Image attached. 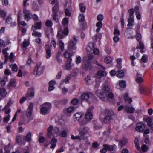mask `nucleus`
<instances>
[{"mask_svg": "<svg viewBox=\"0 0 153 153\" xmlns=\"http://www.w3.org/2000/svg\"><path fill=\"white\" fill-rule=\"evenodd\" d=\"M102 90L103 92L100 90H97L95 92V94L102 101L104 102L107 101L108 97L111 99L113 98L114 94L112 92H110V88L109 85H104Z\"/></svg>", "mask_w": 153, "mask_h": 153, "instance_id": "nucleus-1", "label": "nucleus"}, {"mask_svg": "<svg viewBox=\"0 0 153 153\" xmlns=\"http://www.w3.org/2000/svg\"><path fill=\"white\" fill-rule=\"evenodd\" d=\"M77 42V40L74 36H73V39H71L68 43V50L64 53L67 52V53H70L72 54V56L74 52L73 51L77 49L76 44Z\"/></svg>", "mask_w": 153, "mask_h": 153, "instance_id": "nucleus-2", "label": "nucleus"}, {"mask_svg": "<svg viewBox=\"0 0 153 153\" xmlns=\"http://www.w3.org/2000/svg\"><path fill=\"white\" fill-rule=\"evenodd\" d=\"M88 133V131L87 128L84 127L81 128L79 130V134L80 135L74 136V135L71 136V139L73 140L78 139L81 141L82 139L84 140L85 135Z\"/></svg>", "mask_w": 153, "mask_h": 153, "instance_id": "nucleus-3", "label": "nucleus"}, {"mask_svg": "<svg viewBox=\"0 0 153 153\" xmlns=\"http://www.w3.org/2000/svg\"><path fill=\"white\" fill-rule=\"evenodd\" d=\"M52 105L49 102L44 103L40 106V113L42 115L48 114L51 108Z\"/></svg>", "mask_w": 153, "mask_h": 153, "instance_id": "nucleus-4", "label": "nucleus"}, {"mask_svg": "<svg viewBox=\"0 0 153 153\" xmlns=\"http://www.w3.org/2000/svg\"><path fill=\"white\" fill-rule=\"evenodd\" d=\"M71 55L70 53H67V52L64 53V56L67 59V62L65 67V68L68 70H71L74 65L71 62L72 61Z\"/></svg>", "mask_w": 153, "mask_h": 153, "instance_id": "nucleus-5", "label": "nucleus"}, {"mask_svg": "<svg viewBox=\"0 0 153 153\" xmlns=\"http://www.w3.org/2000/svg\"><path fill=\"white\" fill-rule=\"evenodd\" d=\"M59 10V4L56 2L52 8V16L53 20L57 23L59 22L58 14Z\"/></svg>", "mask_w": 153, "mask_h": 153, "instance_id": "nucleus-6", "label": "nucleus"}, {"mask_svg": "<svg viewBox=\"0 0 153 153\" xmlns=\"http://www.w3.org/2000/svg\"><path fill=\"white\" fill-rule=\"evenodd\" d=\"M42 63L39 62L37 63L36 66L33 71V74L36 76L40 75L44 70V67L41 66Z\"/></svg>", "mask_w": 153, "mask_h": 153, "instance_id": "nucleus-7", "label": "nucleus"}, {"mask_svg": "<svg viewBox=\"0 0 153 153\" xmlns=\"http://www.w3.org/2000/svg\"><path fill=\"white\" fill-rule=\"evenodd\" d=\"M105 115V116L104 119V122L107 123L109 122L110 120L111 119L112 116L114 114V112L111 110L105 109L104 111Z\"/></svg>", "mask_w": 153, "mask_h": 153, "instance_id": "nucleus-8", "label": "nucleus"}, {"mask_svg": "<svg viewBox=\"0 0 153 153\" xmlns=\"http://www.w3.org/2000/svg\"><path fill=\"white\" fill-rule=\"evenodd\" d=\"M24 18L26 21H28L31 19L32 13L30 10L27 9L26 7L23 8Z\"/></svg>", "mask_w": 153, "mask_h": 153, "instance_id": "nucleus-9", "label": "nucleus"}, {"mask_svg": "<svg viewBox=\"0 0 153 153\" xmlns=\"http://www.w3.org/2000/svg\"><path fill=\"white\" fill-rule=\"evenodd\" d=\"M94 108V107L91 106L87 110L85 116V119L87 121H90L92 118L93 115L92 111Z\"/></svg>", "mask_w": 153, "mask_h": 153, "instance_id": "nucleus-10", "label": "nucleus"}, {"mask_svg": "<svg viewBox=\"0 0 153 153\" xmlns=\"http://www.w3.org/2000/svg\"><path fill=\"white\" fill-rule=\"evenodd\" d=\"M145 127V124L143 122H139L136 124L135 130L139 132H142L143 131Z\"/></svg>", "mask_w": 153, "mask_h": 153, "instance_id": "nucleus-11", "label": "nucleus"}, {"mask_svg": "<svg viewBox=\"0 0 153 153\" xmlns=\"http://www.w3.org/2000/svg\"><path fill=\"white\" fill-rule=\"evenodd\" d=\"M139 90L140 93L145 95H149L151 92L150 88L147 87H140L139 88Z\"/></svg>", "mask_w": 153, "mask_h": 153, "instance_id": "nucleus-12", "label": "nucleus"}, {"mask_svg": "<svg viewBox=\"0 0 153 153\" xmlns=\"http://www.w3.org/2000/svg\"><path fill=\"white\" fill-rule=\"evenodd\" d=\"M33 107V103L32 102H30L26 112V115L28 118L31 117Z\"/></svg>", "mask_w": 153, "mask_h": 153, "instance_id": "nucleus-13", "label": "nucleus"}, {"mask_svg": "<svg viewBox=\"0 0 153 153\" xmlns=\"http://www.w3.org/2000/svg\"><path fill=\"white\" fill-rule=\"evenodd\" d=\"M94 96V94L90 92L85 93L81 96V98L82 100L88 101V100Z\"/></svg>", "mask_w": 153, "mask_h": 153, "instance_id": "nucleus-14", "label": "nucleus"}, {"mask_svg": "<svg viewBox=\"0 0 153 153\" xmlns=\"http://www.w3.org/2000/svg\"><path fill=\"white\" fill-rule=\"evenodd\" d=\"M45 35L48 39H49L50 35L53 34V30L52 28H46L45 29Z\"/></svg>", "mask_w": 153, "mask_h": 153, "instance_id": "nucleus-15", "label": "nucleus"}, {"mask_svg": "<svg viewBox=\"0 0 153 153\" xmlns=\"http://www.w3.org/2000/svg\"><path fill=\"white\" fill-rule=\"evenodd\" d=\"M49 48L50 47L48 45H45V48L46 50L45 57L47 59H49L52 55L51 51Z\"/></svg>", "mask_w": 153, "mask_h": 153, "instance_id": "nucleus-16", "label": "nucleus"}, {"mask_svg": "<svg viewBox=\"0 0 153 153\" xmlns=\"http://www.w3.org/2000/svg\"><path fill=\"white\" fill-rule=\"evenodd\" d=\"M128 142V139L125 137H123L119 141L118 145L122 148Z\"/></svg>", "mask_w": 153, "mask_h": 153, "instance_id": "nucleus-17", "label": "nucleus"}, {"mask_svg": "<svg viewBox=\"0 0 153 153\" xmlns=\"http://www.w3.org/2000/svg\"><path fill=\"white\" fill-rule=\"evenodd\" d=\"M9 50V48L7 47L3 50L2 51V52L4 55L5 58V59L4 62V63H6L7 62L8 58L10 57V56H8V53L7 52V51H8Z\"/></svg>", "mask_w": 153, "mask_h": 153, "instance_id": "nucleus-18", "label": "nucleus"}, {"mask_svg": "<svg viewBox=\"0 0 153 153\" xmlns=\"http://www.w3.org/2000/svg\"><path fill=\"white\" fill-rule=\"evenodd\" d=\"M42 27V23L41 22H36L34 25H32L31 27V30L34 31L35 30L40 29Z\"/></svg>", "mask_w": 153, "mask_h": 153, "instance_id": "nucleus-19", "label": "nucleus"}, {"mask_svg": "<svg viewBox=\"0 0 153 153\" xmlns=\"http://www.w3.org/2000/svg\"><path fill=\"white\" fill-rule=\"evenodd\" d=\"M34 95V88H29L28 92L25 95L26 97L27 98L29 97H33Z\"/></svg>", "mask_w": 153, "mask_h": 153, "instance_id": "nucleus-20", "label": "nucleus"}, {"mask_svg": "<svg viewBox=\"0 0 153 153\" xmlns=\"http://www.w3.org/2000/svg\"><path fill=\"white\" fill-rule=\"evenodd\" d=\"M74 116L75 117V121H77L80 122L82 120L83 115L81 113H77L74 114Z\"/></svg>", "mask_w": 153, "mask_h": 153, "instance_id": "nucleus-21", "label": "nucleus"}, {"mask_svg": "<svg viewBox=\"0 0 153 153\" xmlns=\"http://www.w3.org/2000/svg\"><path fill=\"white\" fill-rule=\"evenodd\" d=\"M128 22L127 26L129 29H132V28L130 27H132L134 26V18H129L128 19Z\"/></svg>", "mask_w": 153, "mask_h": 153, "instance_id": "nucleus-22", "label": "nucleus"}, {"mask_svg": "<svg viewBox=\"0 0 153 153\" xmlns=\"http://www.w3.org/2000/svg\"><path fill=\"white\" fill-rule=\"evenodd\" d=\"M32 134L31 132L28 133L25 136H24L23 138L24 141L27 142H30L31 141Z\"/></svg>", "mask_w": 153, "mask_h": 153, "instance_id": "nucleus-23", "label": "nucleus"}, {"mask_svg": "<svg viewBox=\"0 0 153 153\" xmlns=\"http://www.w3.org/2000/svg\"><path fill=\"white\" fill-rule=\"evenodd\" d=\"M56 84V82L54 80H52L50 81L49 83V86L48 88V91L50 92L53 90L54 88V86Z\"/></svg>", "mask_w": 153, "mask_h": 153, "instance_id": "nucleus-24", "label": "nucleus"}, {"mask_svg": "<svg viewBox=\"0 0 153 153\" xmlns=\"http://www.w3.org/2000/svg\"><path fill=\"white\" fill-rule=\"evenodd\" d=\"M107 73L105 71V70H99L97 74V77L98 78H101V77L106 76L107 75Z\"/></svg>", "mask_w": 153, "mask_h": 153, "instance_id": "nucleus-25", "label": "nucleus"}, {"mask_svg": "<svg viewBox=\"0 0 153 153\" xmlns=\"http://www.w3.org/2000/svg\"><path fill=\"white\" fill-rule=\"evenodd\" d=\"M91 67V64L89 61H88L86 63L82 65V69L84 70H87L89 69H90Z\"/></svg>", "mask_w": 153, "mask_h": 153, "instance_id": "nucleus-26", "label": "nucleus"}, {"mask_svg": "<svg viewBox=\"0 0 153 153\" xmlns=\"http://www.w3.org/2000/svg\"><path fill=\"white\" fill-rule=\"evenodd\" d=\"M21 16L19 12L18 13L17 15V22L19 25H21L23 26H25L27 25L26 23L24 21H20Z\"/></svg>", "mask_w": 153, "mask_h": 153, "instance_id": "nucleus-27", "label": "nucleus"}, {"mask_svg": "<svg viewBox=\"0 0 153 153\" xmlns=\"http://www.w3.org/2000/svg\"><path fill=\"white\" fill-rule=\"evenodd\" d=\"M53 126L51 125H50L47 129V135L48 136L51 137L52 135V131L53 130Z\"/></svg>", "mask_w": 153, "mask_h": 153, "instance_id": "nucleus-28", "label": "nucleus"}, {"mask_svg": "<svg viewBox=\"0 0 153 153\" xmlns=\"http://www.w3.org/2000/svg\"><path fill=\"white\" fill-rule=\"evenodd\" d=\"M10 68L13 72H16L18 70V67L16 63L12 64L10 65Z\"/></svg>", "mask_w": 153, "mask_h": 153, "instance_id": "nucleus-29", "label": "nucleus"}, {"mask_svg": "<svg viewBox=\"0 0 153 153\" xmlns=\"http://www.w3.org/2000/svg\"><path fill=\"white\" fill-rule=\"evenodd\" d=\"M124 99L125 101L128 102L129 104L131 103L132 102V99L129 97L128 94L127 93L125 94Z\"/></svg>", "mask_w": 153, "mask_h": 153, "instance_id": "nucleus-30", "label": "nucleus"}, {"mask_svg": "<svg viewBox=\"0 0 153 153\" xmlns=\"http://www.w3.org/2000/svg\"><path fill=\"white\" fill-rule=\"evenodd\" d=\"M105 147V148L106 149V151H114V148L112 145H109L107 144H104Z\"/></svg>", "mask_w": 153, "mask_h": 153, "instance_id": "nucleus-31", "label": "nucleus"}, {"mask_svg": "<svg viewBox=\"0 0 153 153\" xmlns=\"http://www.w3.org/2000/svg\"><path fill=\"white\" fill-rule=\"evenodd\" d=\"M57 141V140L55 138H53L51 140V145L50 146L51 148L54 149V148L56 145V142Z\"/></svg>", "mask_w": 153, "mask_h": 153, "instance_id": "nucleus-32", "label": "nucleus"}, {"mask_svg": "<svg viewBox=\"0 0 153 153\" xmlns=\"http://www.w3.org/2000/svg\"><path fill=\"white\" fill-rule=\"evenodd\" d=\"M29 42L27 41L26 39H24L21 45V46L24 48H26L29 45Z\"/></svg>", "mask_w": 153, "mask_h": 153, "instance_id": "nucleus-33", "label": "nucleus"}, {"mask_svg": "<svg viewBox=\"0 0 153 153\" xmlns=\"http://www.w3.org/2000/svg\"><path fill=\"white\" fill-rule=\"evenodd\" d=\"M9 103V102L2 109V111H4L6 114H8L10 112Z\"/></svg>", "mask_w": 153, "mask_h": 153, "instance_id": "nucleus-34", "label": "nucleus"}, {"mask_svg": "<svg viewBox=\"0 0 153 153\" xmlns=\"http://www.w3.org/2000/svg\"><path fill=\"white\" fill-rule=\"evenodd\" d=\"M80 10L82 13H85L86 10V6L83 3H81L79 4Z\"/></svg>", "mask_w": 153, "mask_h": 153, "instance_id": "nucleus-35", "label": "nucleus"}, {"mask_svg": "<svg viewBox=\"0 0 153 153\" xmlns=\"http://www.w3.org/2000/svg\"><path fill=\"white\" fill-rule=\"evenodd\" d=\"M61 53L59 51H58L56 55V59L59 63L61 62L62 61V60L61 58Z\"/></svg>", "mask_w": 153, "mask_h": 153, "instance_id": "nucleus-36", "label": "nucleus"}, {"mask_svg": "<svg viewBox=\"0 0 153 153\" xmlns=\"http://www.w3.org/2000/svg\"><path fill=\"white\" fill-rule=\"evenodd\" d=\"M45 25L48 27L47 28H52V26L53 25L52 21L51 20H47L45 22Z\"/></svg>", "mask_w": 153, "mask_h": 153, "instance_id": "nucleus-37", "label": "nucleus"}, {"mask_svg": "<svg viewBox=\"0 0 153 153\" xmlns=\"http://www.w3.org/2000/svg\"><path fill=\"white\" fill-rule=\"evenodd\" d=\"M32 9L34 11H38L39 10L38 5L36 2H33L32 4Z\"/></svg>", "mask_w": 153, "mask_h": 153, "instance_id": "nucleus-38", "label": "nucleus"}, {"mask_svg": "<svg viewBox=\"0 0 153 153\" xmlns=\"http://www.w3.org/2000/svg\"><path fill=\"white\" fill-rule=\"evenodd\" d=\"M126 110L128 113H133L134 112L135 108L132 107H128L126 108Z\"/></svg>", "mask_w": 153, "mask_h": 153, "instance_id": "nucleus-39", "label": "nucleus"}, {"mask_svg": "<svg viewBox=\"0 0 153 153\" xmlns=\"http://www.w3.org/2000/svg\"><path fill=\"white\" fill-rule=\"evenodd\" d=\"M7 94L5 89L4 88H2L0 90V94L2 97H4Z\"/></svg>", "mask_w": 153, "mask_h": 153, "instance_id": "nucleus-40", "label": "nucleus"}, {"mask_svg": "<svg viewBox=\"0 0 153 153\" xmlns=\"http://www.w3.org/2000/svg\"><path fill=\"white\" fill-rule=\"evenodd\" d=\"M147 56L145 54L143 55L141 59L140 62H142L144 63H146L147 62Z\"/></svg>", "mask_w": 153, "mask_h": 153, "instance_id": "nucleus-41", "label": "nucleus"}, {"mask_svg": "<svg viewBox=\"0 0 153 153\" xmlns=\"http://www.w3.org/2000/svg\"><path fill=\"white\" fill-rule=\"evenodd\" d=\"M78 20L79 22L82 23L85 20V16L84 14H80L78 17Z\"/></svg>", "mask_w": 153, "mask_h": 153, "instance_id": "nucleus-42", "label": "nucleus"}, {"mask_svg": "<svg viewBox=\"0 0 153 153\" xmlns=\"http://www.w3.org/2000/svg\"><path fill=\"white\" fill-rule=\"evenodd\" d=\"M64 34L63 31L61 30H59L57 33V36L59 39H62L64 37Z\"/></svg>", "mask_w": 153, "mask_h": 153, "instance_id": "nucleus-43", "label": "nucleus"}, {"mask_svg": "<svg viewBox=\"0 0 153 153\" xmlns=\"http://www.w3.org/2000/svg\"><path fill=\"white\" fill-rule=\"evenodd\" d=\"M121 23V27L123 29L124 27V15L123 12L121 13V18L120 19Z\"/></svg>", "mask_w": 153, "mask_h": 153, "instance_id": "nucleus-44", "label": "nucleus"}, {"mask_svg": "<svg viewBox=\"0 0 153 153\" xmlns=\"http://www.w3.org/2000/svg\"><path fill=\"white\" fill-rule=\"evenodd\" d=\"M135 10L133 8L130 9L128 10L129 14V18H134L133 14L134 13Z\"/></svg>", "mask_w": 153, "mask_h": 153, "instance_id": "nucleus-45", "label": "nucleus"}, {"mask_svg": "<svg viewBox=\"0 0 153 153\" xmlns=\"http://www.w3.org/2000/svg\"><path fill=\"white\" fill-rule=\"evenodd\" d=\"M104 61L105 63L106 64H108L111 62L112 59L111 58L109 57H106L104 58Z\"/></svg>", "mask_w": 153, "mask_h": 153, "instance_id": "nucleus-46", "label": "nucleus"}, {"mask_svg": "<svg viewBox=\"0 0 153 153\" xmlns=\"http://www.w3.org/2000/svg\"><path fill=\"white\" fill-rule=\"evenodd\" d=\"M119 85L122 88H125L126 86V82L123 80L120 81H119Z\"/></svg>", "mask_w": 153, "mask_h": 153, "instance_id": "nucleus-47", "label": "nucleus"}, {"mask_svg": "<svg viewBox=\"0 0 153 153\" xmlns=\"http://www.w3.org/2000/svg\"><path fill=\"white\" fill-rule=\"evenodd\" d=\"M16 79H10V88L11 86L15 87L16 86Z\"/></svg>", "mask_w": 153, "mask_h": 153, "instance_id": "nucleus-48", "label": "nucleus"}, {"mask_svg": "<svg viewBox=\"0 0 153 153\" xmlns=\"http://www.w3.org/2000/svg\"><path fill=\"white\" fill-rule=\"evenodd\" d=\"M32 35L36 37H41L42 36L41 33L37 31H33L32 33Z\"/></svg>", "mask_w": 153, "mask_h": 153, "instance_id": "nucleus-49", "label": "nucleus"}, {"mask_svg": "<svg viewBox=\"0 0 153 153\" xmlns=\"http://www.w3.org/2000/svg\"><path fill=\"white\" fill-rule=\"evenodd\" d=\"M134 143L135 146L137 149H140V147L139 146V143L138 140V137H136L135 138Z\"/></svg>", "mask_w": 153, "mask_h": 153, "instance_id": "nucleus-50", "label": "nucleus"}, {"mask_svg": "<svg viewBox=\"0 0 153 153\" xmlns=\"http://www.w3.org/2000/svg\"><path fill=\"white\" fill-rule=\"evenodd\" d=\"M69 22L68 18L65 17L64 18L62 19V23L63 25L66 26L68 25Z\"/></svg>", "mask_w": 153, "mask_h": 153, "instance_id": "nucleus-51", "label": "nucleus"}, {"mask_svg": "<svg viewBox=\"0 0 153 153\" xmlns=\"http://www.w3.org/2000/svg\"><path fill=\"white\" fill-rule=\"evenodd\" d=\"M139 43V47L138 46L136 47V48L141 49L143 50L144 48V44L141 42V41H138Z\"/></svg>", "mask_w": 153, "mask_h": 153, "instance_id": "nucleus-52", "label": "nucleus"}, {"mask_svg": "<svg viewBox=\"0 0 153 153\" xmlns=\"http://www.w3.org/2000/svg\"><path fill=\"white\" fill-rule=\"evenodd\" d=\"M142 35L140 33H136V39L137 41H141Z\"/></svg>", "mask_w": 153, "mask_h": 153, "instance_id": "nucleus-53", "label": "nucleus"}, {"mask_svg": "<svg viewBox=\"0 0 153 153\" xmlns=\"http://www.w3.org/2000/svg\"><path fill=\"white\" fill-rule=\"evenodd\" d=\"M71 79L70 75H67L66 76L65 79L64 80V82L66 84H68L69 83V80Z\"/></svg>", "mask_w": 153, "mask_h": 153, "instance_id": "nucleus-54", "label": "nucleus"}, {"mask_svg": "<svg viewBox=\"0 0 153 153\" xmlns=\"http://www.w3.org/2000/svg\"><path fill=\"white\" fill-rule=\"evenodd\" d=\"M148 147L146 145H143L141 147L142 151L144 152H146L148 149Z\"/></svg>", "mask_w": 153, "mask_h": 153, "instance_id": "nucleus-55", "label": "nucleus"}, {"mask_svg": "<svg viewBox=\"0 0 153 153\" xmlns=\"http://www.w3.org/2000/svg\"><path fill=\"white\" fill-rule=\"evenodd\" d=\"M81 58L79 56H76V58L75 62L77 64H78L81 63Z\"/></svg>", "mask_w": 153, "mask_h": 153, "instance_id": "nucleus-56", "label": "nucleus"}, {"mask_svg": "<svg viewBox=\"0 0 153 153\" xmlns=\"http://www.w3.org/2000/svg\"><path fill=\"white\" fill-rule=\"evenodd\" d=\"M118 73L117 74V77H121L124 76V72L122 71H117Z\"/></svg>", "mask_w": 153, "mask_h": 153, "instance_id": "nucleus-57", "label": "nucleus"}, {"mask_svg": "<svg viewBox=\"0 0 153 153\" xmlns=\"http://www.w3.org/2000/svg\"><path fill=\"white\" fill-rule=\"evenodd\" d=\"M74 107L72 106H71L68 108L66 110L67 112L68 113H70L74 111Z\"/></svg>", "mask_w": 153, "mask_h": 153, "instance_id": "nucleus-58", "label": "nucleus"}, {"mask_svg": "<svg viewBox=\"0 0 153 153\" xmlns=\"http://www.w3.org/2000/svg\"><path fill=\"white\" fill-rule=\"evenodd\" d=\"M145 137L144 143L147 144L149 145L150 143V140L149 138V136L148 135H146Z\"/></svg>", "mask_w": 153, "mask_h": 153, "instance_id": "nucleus-59", "label": "nucleus"}, {"mask_svg": "<svg viewBox=\"0 0 153 153\" xmlns=\"http://www.w3.org/2000/svg\"><path fill=\"white\" fill-rule=\"evenodd\" d=\"M59 47L61 49L62 51H63L64 49V43L61 40L59 41Z\"/></svg>", "mask_w": 153, "mask_h": 153, "instance_id": "nucleus-60", "label": "nucleus"}, {"mask_svg": "<svg viewBox=\"0 0 153 153\" xmlns=\"http://www.w3.org/2000/svg\"><path fill=\"white\" fill-rule=\"evenodd\" d=\"M67 132L66 130H64L60 134V135L62 137H66L67 136Z\"/></svg>", "mask_w": 153, "mask_h": 153, "instance_id": "nucleus-61", "label": "nucleus"}, {"mask_svg": "<svg viewBox=\"0 0 153 153\" xmlns=\"http://www.w3.org/2000/svg\"><path fill=\"white\" fill-rule=\"evenodd\" d=\"M104 18L102 14L98 15L97 17V20L99 22H101L102 21Z\"/></svg>", "mask_w": 153, "mask_h": 153, "instance_id": "nucleus-62", "label": "nucleus"}, {"mask_svg": "<svg viewBox=\"0 0 153 153\" xmlns=\"http://www.w3.org/2000/svg\"><path fill=\"white\" fill-rule=\"evenodd\" d=\"M53 131L56 135H58L59 134V129L57 127H55L53 128Z\"/></svg>", "mask_w": 153, "mask_h": 153, "instance_id": "nucleus-63", "label": "nucleus"}, {"mask_svg": "<svg viewBox=\"0 0 153 153\" xmlns=\"http://www.w3.org/2000/svg\"><path fill=\"white\" fill-rule=\"evenodd\" d=\"M0 14L1 17L4 18L6 15V13L4 10L0 9Z\"/></svg>", "mask_w": 153, "mask_h": 153, "instance_id": "nucleus-64", "label": "nucleus"}]
</instances>
